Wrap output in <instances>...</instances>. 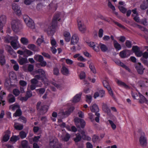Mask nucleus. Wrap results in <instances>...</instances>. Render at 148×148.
Returning <instances> with one entry per match:
<instances>
[{
    "instance_id": "f257e3e1",
    "label": "nucleus",
    "mask_w": 148,
    "mask_h": 148,
    "mask_svg": "<svg viewBox=\"0 0 148 148\" xmlns=\"http://www.w3.org/2000/svg\"><path fill=\"white\" fill-rule=\"evenodd\" d=\"M35 73L36 74H38L35 76V78L31 80V84H36L38 82L36 79H40V76L39 75H40V76L41 75V78H43V79H42V80L44 81L45 84L48 85L49 82L47 79L45 77V72L43 70L41 69H39L38 71H35Z\"/></svg>"
},
{
    "instance_id": "f03ea898",
    "label": "nucleus",
    "mask_w": 148,
    "mask_h": 148,
    "mask_svg": "<svg viewBox=\"0 0 148 148\" xmlns=\"http://www.w3.org/2000/svg\"><path fill=\"white\" fill-rule=\"evenodd\" d=\"M18 37L17 36H8L5 38V41L9 43L11 41L10 44L14 49L16 50L21 47L20 44L18 41Z\"/></svg>"
},
{
    "instance_id": "7ed1b4c3",
    "label": "nucleus",
    "mask_w": 148,
    "mask_h": 148,
    "mask_svg": "<svg viewBox=\"0 0 148 148\" xmlns=\"http://www.w3.org/2000/svg\"><path fill=\"white\" fill-rule=\"evenodd\" d=\"M59 15H57L55 16L53 18L51 24L50 26L46 25L45 26V31L47 32L49 34H53L55 32V28L57 24V21H60V18H58Z\"/></svg>"
},
{
    "instance_id": "20e7f679",
    "label": "nucleus",
    "mask_w": 148,
    "mask_h": 148,
    "mask_svg": "<svg viewBox=\"0 0 148 148\" xmlns=\"http://www.w3.org/2000/svg\"><path fill=\"white\" fill-rule=\"evenodd\" d=\"M79 132L82 135L81 136L79 134H77L76 135V137L74 138V141L76 142H78L79 141L81 138V137L84 140H91V138L88 136L86 132L84 130H81Z\"/></svg>"
},
{
    "instance_id": "39448f33",
    "label": "nucleus",
    "mask_w": 148,
    "mask_h": 148,
    "mask_svg": "<svg viewBox=\"0 0 148 148\" xmlns=\"http://www.w3.org/2000/svg\"><path fill=\"white\" fill-rule=\"evenodd\" d=\"M77 24L79 30L82 33H84L86 30V27L85 25L83 20L78 18L77 19Z\"/></svg>"
},
{
    "instance_id": "423d86ee",
    "label": "nucleus",
    "mask_w": 148,
    "mask_h": 148,
    "mask_svg": "<svg viewBox=\"0 0 148 148\" xmlns=\"http://www.w3.org/2000/svg\"><path fill=\"white\" fill-rule=\"evenodd\" d=\"M50 145L51 148H62L61 145L58 143V139L55 137L50 139Z\"/></svg>"
},
{
    "instance_id": "0eeeda50",
    "label": "nucleus",
    "mask_w": 148,
    "mask_h": 148,
    "mask_svg": "<svg viewBox=\"0 0 148 148\" xmlns=\"http://www.w3.org/2000/svg\"><path fill=\"white\" fill-rule=\"evenodd\" d=\"M24 21L27 26L31 29L35 28L33 21L28 16L25 15L23 17Z\"/></svg>"
},
{
    "instance_id": "6e6552de",
    "label": "nucleus",
    "mask_w": 148,
    "mask_h": 148,
    "mask_svg": "<svg viewBox=\"0 0 148 148\" xmlns=\"http://www.w3.org/2000/svg\"><path fill=\"white\" fill-rule=\"evenodd\" d=\"M24 21L27 26L31 29L35 28L33 21L28 16L25 15L23 17Z\"/></svg>"
},
{
    "instance_id": "1a4fd4ad",
    "label": "nucleus",
    "mask_w": 148,
    "mask_h": 148,
    "mask_svg": "<svg viewBox=\"0 0 148 148\" xmlns=\"http://www.w3.org/2000/svg\"><path fill=\"white\" fill-rule=\"evenodd\" d=\"M102 83L104 87L106 88L108 90L111 96H113V94L112 90L109 85L108 78H106L103 79V80Z\"/></svg>"
},
{
    "instance_id": "9d476101",
    "label": "nucleus",
    "mask_w": 148,
    "mask_h": 148,
    "mask_svg": "<svg viewBox=\"0 0 148 148\" xmlns=\"http://www.w3.org/2000/svg\"><path fill=\"white\" fill-rule=\"evenodd\" d=\"M75 123L77 127H79V123H80L81 127L84 128L85 125L86 123L82 119H80L78 118L77 117L74 119Z\"/></svg>"
},
{
    "instance_id": "9b49d317",
    "label": "nucleus",
    "mask_w": 148,
    "mask_h": 148,
    "mask_svg": "<svg viewBox=\"0 0 148 148\" xmlns=\"http://www.w3.org/2000/svg\"><path fill=\"white\" fill-rule=\"evenodd\" d=\"M86 42L88 46L92 48L95 51H98L99 50V48L97 43L91 41Z\"/></svg>"
},
{
    "instance_id": "f8f14e48",
    "label": "nucleus",
    "mask_w": 148,
    "mask_h": 148,
    "mask_svg": "<svg viewBox=\"0 0 148 148\" xmlns=\"http://www.w3.org/2000/svg\"><path fill=\"white\" fill-rule=\"evenodd\" d=\"M11 24L12 28L14 31L16 32H18L19 31L18 21L16 20H13L11 22Z\"/></svg>"
},
{
    "instance_id": "ddd939ff",
    "label": "nucleus",
    "mask_w": 148,
    "mask_h": 148,
    "mask_svg": "<svg viewBox=\"0 0 148 148\" xmlns=\"http://www.w3.org/2000/svg\"><path fill=\"white\" fill-rule=\"evenodd\" d=\"M37 109L39 111H42V112L45 113L47 111L48 107L47 106H42L41 102H39L37 104Z\"/></svg>"
},
{
    "instance_id": "4468645a",
    "label": "nucleus",
    "mask_w": 148,
    "mask_h": 148,
    "mask_svg": "<svg viewBox=\"0 0 148 148\" xmlns=\"http://www.w3.org/2000/svg\"><path fill=\"white\" fill-rule=\"evenodd\" d=\"M139 142L140 145L143 146H145L147 144L146 138L145 136V134L144 132L142 133L139 139Z\"/></svg>"
},
{
    "instance_id": "2eb2a0df",
    "label": "nucleus",
    "mask_w": 148,
    "mask_h": 148,
    "mask_svg": "<svg viewBox=\"0 0 148 148\" xmlns=\"http://www.w3.org/2000/svg\"><path fill=\"white\" fill-rule=\"evenodd\" d=\"M79 39L77 35L75 34H74L71 37V44L72 45L76 44L78 42Z\"/></svg>"
},
{
    "instance_id": "dca6fc26",
    "label": "nucleus",
    "mask_w": 148,
    "mask_h": 148,
    "mask_svg": "<svg viewBox=\"0 0 148 148\" xmlns=\"http://www.w3.org/2000/svg\"><path fill=\"white\" fill-rule=\"evenodd\" d=\"M82 95V93L81 92L76 94L72 99L71 101L74 103L79 102L81 99Z\"/></svg>"
},
{
    "instance_id": "f3484780",
    "label": "nucleus",
    "mask_w": 148,
    "mask_h": 148,
    "mask_svg": "<svg viewBox=\"0 0 148 148\" xmlns=\"http://www.w3.org/2000/svg\"><path fill=\"white\" fill-rule=\"evenodd\" d=\"M73 57L74 58H77L78 61L81 62H85L86 59L82 56L80 53H76L74 55Z\"/></svg>"
},
{
    "instance_id": "a211bd4d",
    "label": "nucleus",
    "mask_w": 148,
    "mask_h": 148,
    "mask_svg": "<svg viewBox=\"0 0 148 148\" xmlns=\"http://www.w3.org/2000/svg\"><path fill=\"white\" fill-rule=\"evenodd\" d=\"M119 8L120 10L123 13H125L126 11V9L124 7V6L125 5V2L123 1H120L119 3Z\"/></svg>"
},
{
    "instance_id": "6ab92c4d",
    "label": "nucleus",
    "mask_w": 148,
    "mask_h": 148,
    "mask_svg": "<svg viewBox=\"0 0 148 148\" xmlns=\"http://www.w3.org/2000/svg\"><path fill=\"white\" fill-rule=\"evenodd\" d=\"M130 53L129 50H123L120 52V56L122 58H125L130 55Z\"/></svg>"
},
{
    "instance_id": "aec40b11",
    "label": "nucleus",
    "mask_w": 148,
    "mask_h": 148,
    "mask_svg": "<svg viewBox=\"0 0 148 148\" xmlns=\"http://www.w3.org/2000/svg\"><path fill=\"white\" fill-rule=\"evenodd\" d=\"M12 8L16 14L18 15H20L21 14L20 8L18 5L14 4L12 6Z\"/></svg>"
},
{
    "instance_id": "412c9836",
    "label": "nucleus",
    "mask_w": 148,
    "mask_h": 148,
    "mask_svg": "<svg viewBox=\"0 0 148 148\" xmlns=\"http://www.w3.org/2000/svg\"><path fill=\"white\" fill-rule=\"evenodd\" d=\"M136 68L139 74H141L143 73L144 69L140 63H138L137 65L136 66Z\"/></svg>"
},
{
    "instance_id": "4be33fe9",
    "label": "nucleus",
    "mask_w": 148,
    "mask_h": 148,
    "mask_svg": "<svg viewBox=\"0 0 148 148\" xmlns=\"http://www.w3.org/2000/svg\"><path fill=\"white\" fill-rule=\"evenodd\" d=\"M143 58H141V60L143 61L144 63L145 64H147L148 62L147 60H144L143 58L147 59L148 58V52L146 51L143 53Z\"/></svg>"
},
{
    "instance_id": "5701e85b",
    "label": "nucleus",
    "mask_w": 148,
    "mask_h": 148,
    "mask_svg": "<svg viewBox=\"0 0 148 148\" xmlns=\"http://www.w3.org/2000/svg\"><path fill=\"white\" fill-rule=\"evenodd\" d=\"M138 95L140 97L139 101L141 103H145L148 104V101L143 95H142L140 93L138 92Z\"/></svg>"
},
{
    "instance_id": "b1692460",
    "label": "nucleus",
    "mask_w": 148,
    "mask_h": 148,
    "mask_svg": "<svg viewBox=\"0 0 148 148\" xmlns=\"http://www.w3.org/2000/svg\"><path fill=\"white\" fill-rule=\"evenodd\" d=\"M10 132L9 130H7L5 133V134L4 135L3 139V141L4 142H6L8 141L10 136Z\"/></svg>"
},
{
    "instance_id": "393cba45",
    "label": "nucleus",
    "mask_w": 148,
    "mask_h": 148,
    "mask_svg": "<svg viewBox=\"0 0 148 148\" xmlns=\"http://www.w3.org/2000/svg\"><path fill=\"white\" fill-rule=\"evenodd\" d=\"M23 70L25 72H31L34 69V66L33 65L29 64L28 65L27 69L26 66H24L22 67Z\"/></svg>"
},
{
    "instance_id": "a878e982",
    "label": "nucleus",
    "mask_w": 148,
    "mask_h": 148,
    "mask_svg": "<svg viewBox=\"0 0 148 148\" xmlns=\"http://www.w3.org/2000/svg\"><path fill=\"white\" fill-rule=\"evenodd\" d=\"M102 109L103 110L108 114H110V109L108 107L107 104L103 103L102 105Z\"/></svg>"
},
{
    "instance_id": "bb28decb",
    "label": "nucleus",
    "mask_w": 148,
    "mask_h": 148,
    "mask_svg": "<svg viewBox=\"0 0 148 148\" xmlns=\"http://www.w3.org/2000/svg\"><path fill=\"white\" fill-rule=\"evenodd\" d=\"M74 109V107H71L67 111H61V112L62 113V115L67 116L73 112Z\"/></svg>"
},
{
    "instance_id": "cd10ccee",
    "label": "nucleus",
    "mask_w": 148,
    "mask_h": 148,
    "mask_svg": "<svg viewBox=\"0 0 148 148\" xmlns=\"http://www.w3.org/2000/svg\"><path fill=\"white\" fill-rule=\"evenodd\" d=\"M90 109L92 112H95L99 110V108L96 104H94L90 106Z\"/></svg>"
},
{
    "instance_id": "c85d7f7f",
    "label": "nucleus",
    "mask_w": 148,
    "mask_h": 148,
    "mask_svg": "<svg viewBox=\"0 0 148 148\" xmlns=\"http://www.w3.org/2000/svg\"><path fill=\"white\" fill-rule=\"evenodd\" d=\"M65 40L67 42H69L70 40L71 35L70 33L68 32H65L64 34Z\"/></svg>"
},
{
    "instance_id": "c756f323",
    "label": "nucleus",
    "mask_w": 148,
    "mask_h": 148,
    "mask_svg": "<svg viewBox=\"0 0 148 148\" xmlns=\"http://www.w3.org/2000/svg\"><path fill=\"white\" fill-rule=\"evenodd\" d=\"M61 72L64 75H68L69 74V69L65 66H63L61 69Z\"/></svg>"
},
{
    "instance_id": "7c9ffc66",
    "label": "nucleus",
    "mask_w": 148,
    "mask_h": 148,
    "mask_svg": "<svg viewBox=\"0 0 148 148\" xmlns=\"http://www.w3.org/2000/svg\"><path fill=\"white\" fill-rule=\"evenodd\" d=\"M19 63L21 65L28 63V61L27 58H19L18 60Z\"/></svg>"
},
{
    "instance_id": "2f4dec72",
    "label": "nucleus",
    "mask_w": 148,
    "mask_h": 148,
    "mask_svg": "<svg viewBox=\"0 0 148 148\" xmlns=\"http://www.w3.org/2000/svg\"><path fill=\"white\" fill-rule=\"evenodd\" d=\"M3 53V51H2L1 53H0V63L2 65H4L5 62L4 56L2 54Z\"/></svg>"
},
{
    "instance_id": "473e14b6",
    "label": "nucleus",
    "mask_w": 148,
    "mask_h": 148,
    "mask_svg": "<svg viewBox=\"0 0 148 148\" xmlns=\"http://www.w3.org/2000/svg\"><path fill=\"white\" fill-rule=\"evenodd\" d=\"M20 42L24 45H27L29 43L28 39L25 37L21 38L20 39Z\"/></svg>"
},
{
    "instance_id": "72a5a7b5",
    "label": "nucleus",
    "mask_w": 148,
    "mask_h": 148,
    "mask_svg": "<svg viewBox=\"0 0 148 148\" xmlns=\"http://www.w3.org/2000/svg\"><path fill=\"white\" fill-rule=\"evenodd\" d=\"M98 46L100 47L101 50L105 52L108 49L107 46L104 44L100 43Z\"/></svg>"
},
{
    "instance_id": "f704fd0d",
    "label": "nucleus",
    "mask_w": 148,
    "mask_h": 148,
    "mask_svg": "<svg viewBox=\"0 0 148 148\" xmlns=\"http://www.w3.org/2000/svg\"><path fill=\"white\" fill-rule=\"evenodd\" d=\"M115 81L120 86L124 87L125 88H127L128 87L124 83L122 82L119 79H116L115 80Z\"/></svg>"
},
{
    "instance_id": "c9c22d12",
    "label": "nucleus",
    "mask_w": 148,
    "mask_h": 148,
    "mask_svg": "<svg viewBox=\"0 0 148 148\" xmlns=\"http://www.w3.org/2000/svg\"><path fill=\"white\" fill-rule=\"evenodd\" d=\"M113 43L114 47L116 50L119 51L121 49V47L120 45L116 40H114Z\"/></svg>"
},
{
    "instance_id": "e433bc0d",
    "label": "nucleus",
    "mask_w": 148,
    "mask_h": 148,
    "mask_svg": "<svg viewBox=\"0 0 148 148\" xmlns=\"http://www.w3.org/2000/svg\"><path fill=\"white\" fill-rule=\"evenodd\" d=\"M24 57L29 56L33 54L32 51L26 49L24 50Z\"/></svg>"
},
{
    "instance_id": "4c0bfd02",
    "label": "nucleus",
    "mask_w": 148,
    "mask_h": 148,
    "mask_svg": "<svg viewBox=\"0 0 148 148\" xmlns=\"http://www.w3.org/2000/svg\"><path fill=\"white\" fill-rule=\"evenodd\" d=\"M35 60L40 62H41L42 60H43V58L41 55H35L34 56Z\"/></svg>"
},
{
    "instance_id": "58836bf2",
    "label": "nucleus",
    "mask_w": 148,
    "mask_h": 148,
    "mask_svg": "<svg viewBox=\"0 0 148 148\" xmlns=\"http://www.w3.org/2000/svg\"><path fill=\"white\" fill-rule=\"evenodd\" d=\"M21 145L23 148H30L28 145V142L26 140H23L22 142Z\"/></svg>"
},
{
    "instance_id": "ea45409f",
    "label": "nucleus",
    "mask_w": 148,
    "mask_h": 148,
    "mask_svg": "<svg viewBox=\"0 0 148 148\" xmlns=\"http://www.w3.org/2000/svg\"><path fill=\"white\" fill-rule=\"evenodd\" d=\"M8 100L10 103H12L15 101V98L12 95L10 94L8 96Z\"/></svg>"
},
{
    "instance_id": "a19ab883",
    "label": "nucleus",
    "mask_w": 148,
    "mask_h": 148,
    "mask_svg": "<svg viewBox=\"0 0 148 148\" xmlns=\"http://www.w3.org/2000/svg\"><path fill=\"white\" fill-rule=\"evenodd\" d=\"M19 108V106L17 104H15L11 105L10 108L12 110H18Z\"/></svg>"
},
{
    "instance_id": "79ce46f5",
    "label": "nucleus",
    "mask_w": 148,
    "mask_h": 148,
    "mask_svg": "<svg viewBox=\"0 0 148 148\" xmlns=\"http://www.w3.org/2000/svg\"><path fill=\"white\" fill-rule=\"evenodd\" d=\"M15 128L17 130H21L23 129V126L22 125L15 123L14 125Z\"/></svg>"
},
{
    "instance_id": "37998d69",
    "label": "nucleus",
    "mask_w": 148,
    "mask_h": 148,
    "mask_svg": "<svg viewBox=\"0 0 148 148\" xmlns=\"http://www.w3.org/2000/svg\"><path fill=\"white\" fill-rule=\"evenodd\" d=\"M52 47H57L58 46V45L56 40L53 38H51L50 39Z\"/></svg>"
},
{
    "instance_id": "c03bdc74",
    "label": "nucleus",
    "mask_w": 148,
    "mask_h": 148,
    "mask_svg": "<svg viewBox=\"0 0 148 148\" xmlns=\"http://www.w3.org/2000/svg\"><path fill=\"white\" fill-rule=\"evenodd\" d=\"M70 138V136L69 134L67 133H65L63 135L62 139L64 141H68Z\"/></svg>"
},
{
    "instance_id": "a18cd8bd",
    "label": "nucleus",
    "mask_w": 148,
    "mask_h": 148,
    "mask_svg": "<svg viewBox=\"0 0 148 148\" xmlns=\"http://www.w3.org/2000/svg\"><path fill=\"white\" fill-rule=\"evenodd\" d=\"M89 68L91 71L94 73H96V69L94 64L92 63L89 64Z\"/></svg>"
},
{
    "instance_id": "49530a36",
    "label": "nucleus",
    "mask_w": 148,
    "mask_h": 148,
    "mask_svg": "<svg viewBox=\"0 0 148 148\" xmlns=\"http://www.w3.org/2000/svg\"><path fill=\"white\" fill-rule=\"evenodd\" d=\"M5 95V93L4 92H1L0 93V106L2 104L3 106H4L5 104V101L2 100V95Z\"/></svg>"
},
{
    "instance_id": "de8ad7c7",
    "label": "nucleus",
    "mask_w": 148,
    "mask_h": 148,
    "mask_svg": "<svg viewBox=\"0 0 148 148\" xmlns=\"http://www.w3.org/2000/svg\"><path fill=\"white\" fill-rule=\"evenodd\" d=\"M92 140L94 143H96L99 141L100 139L97 135H94L92 136Z\"/></svg>"
},
{
    "instance_id": "09e8293b",
    "label": "nucleus",
    "mask_w": 148,
    "mask_h": 148,
    "mask_svg": "<svg viewBox=\"0 0 148 148\" xmlns=\"http://www.w3.org/2000/svg\"><path fill=\"white\" fill-rule=\"evenodd\" d=\"M64 60H65L66 63L69 65H71L73 62V61L72 60L68 58L66 59L64 58H62L60 60L62 61Z\"/></svg>"
},
{
    "instance_id": "8fccbe9b",
    "label": "nucleus",
    "mask_w": 148,
    "mask_h": 148,
    "mask_svg": "<svg viewBox=\"0 0 148 148\" xmlns=\"http://www.w3.org/2000/svg\"><path fill=\"white\" fill-rule=\"evenodd\" d=\"M92 96L89 95H87L86 96V101L88 103H90L92 101Z\"/></svg>"
},
{
    "instance_id": "3c124183",
    "label": "nucleus",
    "mask_w": 148,
    "mask_h": 148,
    "mask_svg": "<svg viewBox=\"0 0 148 148\" xmlns=\"http://www.w3.org/2000/svg\"><path fill=\"white\" fill-rule=\"evenodd\" d=\"M66 129L69 131H72L74 132H75L77 131V129L74 126H72L71 127L69 126H67L66 127Z\"/></svg>"
},
{
    "instance_id": "603ef678",
    "label": "nucleus",
    "mask_w": 148,
    "mask_h": 148,
    "mask_svg": "<svg viewBox=\"0 0 148 148\" xmlns=\"http://www.w3.org/2000/svg\"><path fill=\"white\" fill-rule=\"evenodd\" d=\"M9 77L10 78L15 79H16V74L13 72H10L9 74Z\"/></svg>"
},
{
    "instance_id": "864d4df0",
    "label": "nucleus",
    "mask_w": 148,
    "mask_h": 148,
    "mask_svg": "<svg viewBox=\"0 0 148 148\" xmlns=\"http://www.w3.org/2000/svg\"><path fill=\"white\" fill-rule=\"evenodd\" d=\"M3 19V21H2V22L0 24V29H2L3 25L5 23L6 19L5 17V16H4L3 17H1L0 18V20H2Z\"/></svg>"
},
{
    "instance_id": "5fc2aeb1",
    "label": "nucleus",
    "mask_w": 148,
    "mask_h": 148,
    "mask_svg": "<svg viewBox=\"0 0 148 148\" xmlns=\"http://www.w3.org/2000/svg\"><path fill=\"white\" fill-rule=\"evenodd\" d=\"M19 139V137L18 136H14L11 137L10 138V140L13 142H16Z\"/></svg>"
},
{
    "instance_id": "6e6d98bb",
    "label": "nucleus",
    "mask_w": 148,
    "mask_h": 148,
    "mask_svg": "<svg viewBox=\"0 0 148 148\" xmlns=\"http://www.w3.org/2000/svg\"><path fill=\"white\" fill-rule=\"evenodd\" d=\"M27 47L28 49L34 51L35 49L36 46L34 44H29Z\"/></svg>"
},
{
    "instance_id": "4d7b16f0",
    "label": "nucleus",
    "mask_w": 148,
    "mask_h": 148,
    "mask_svg": "<svg viewBox=\"0 0 148 148\" xmlns=\"http://www.w3.org/2000/svg\"><path fill=\"white\" fill-rule=\"evenodd\" d=\"M44 41V38L42 36H41V38H38L37 40V43L38 45H40Z\"/></svg>"
},
{
    "instance_id": "13d9d810",
    "label": "nucleus",
    "mask_w": 148,
    "mask_h": 148,
    "mask_svg": "<svg viewBox=\"0 0 148 148\" xmlns=\"http://www.w3.org/2000/svg\"><path fill=\"white\" fill-rule=\"evenodd\" d=\"M77 66L80 68H84L86 67V64L85 63L81 62H78L77 63Z\"/></svg>"
},
{
    "instance_id": "bf43d9fd",
    "label": "nucleus",
    "mask_w": 148,
    "mask_h": 148,
    "mask_svg": "<svg viewBox=\"0 0 148 148\" xmlns=\"http://www.w3.org/2000/svg\"><path fill=\"white\" fill-rule=\"evenodd\" d=\"M108 122L110 124L111 127L113 130L115 129L116 128V125L113 122L110 120H109Z\"/></svg>"
},
{
    "instance_id": "052dcab7",
    "label": "nucleus",
    "mask_w": 148,
    "mask_h": 148,
    "mask_svg": "<svg viewBox=\"0 0 148 148\" xmlns=\"http://www.w3.org/2000/svg\"><path fill=\"white\" fill-rule=\"evenodd\" d=\"M36 84H32L31 85H28L27 87V90H29V88L31 90H34L36 88Z\"/></svg>"
},
{
    "instance_id": "680f3d73",
    "label": "nucleus",
    "mask_w": 148,
    "mask_h": 148,
    "mask_svg": "<svg viewBox=\"0 0 148 148\" xmlns=\"http://www.w3.org/2000/svg\"><path fill=\"white\" fill-rule=\"evenodd\" d=\"M21 114V110L19 108L16 110V113L14 114V116H19Z\"/></svg>"
},
{
    "instance_id": "e2e57ef3",
    "label": "nucleus",
    "mask_w": 148,
    "mask_h": 148,
    "mask_svg": "<svg viewBox=\"0 0 148 148\" xmlns=\"http://www.w3.org/2000/svg\"><path fill=\"white\" fill-rule=\"evenodd\" d=\"M79 76L81 79H84L86 77L85 73L83 71H81L79 74Z\"/></svg>"
},
{
    "instance_id": "0e129e2a",
    "label": "nucleus",
    "mask_w": 148,
    "mask_h": 148,
    "mask_svg": "<svg viewBox=\"0 0 148 148\" xmlns=\"http://www.w3.org/2000/svg\"><path fill=\"white\" fill-rule=\"evenodd\" d=\"M147 4V3H142L140 6L141 9L143 10L146 9L148 7V5Z\"/></svg>"
},
{
    "instance_id": "69168bd1",
    "label": "nucleus",
    "mask_w": 148,
    "mask_h": 148,
    "mask_svg": "<svg viewBox=\"0 0 148 148\" xmlns=\"http://www.w3.org/2000/svg\"><path fill=\"white\" fill-rule=\"evenodd\" d=\"M19 135L21 138H24L26 137L27 134L24 132L21 131Z\"/></svg>"
},
{
    "instance_id": "338daca9",
    "label": "nucleus",
    "mask_w": 148,
    "mask_h": 148,
    "mask_svg": "<svg viewBox=\"0 0 148 148\" xmlns=\"http://www.w3.org/2000/svg\"><path fill=\"white\" fill-rule=\"evenodd\" d=\"M132 50L136 53L140 50V49L138 46H134L132 48Z\"/></svg>"
},
{
    "instance_id": "774afa93",
    "label": "nucleus",
    "mask_w": 148,
    "mask_h": 148,
    "mask_svg": "<svg viewBox=\"0 0 148 148\" xmlns=\"http://www.w3.org/2000/svg\"><path fill=\"white\" fill-rule=\"evenodd\" d=\"M13 93L16 96H17L19 95L20 91L18 89H15L13 90Z\"/></svg>"
}]
</instances>
